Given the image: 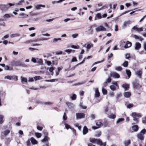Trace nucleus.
I'll return each instance as SVG.
<instances>
[{
	"instance_id": "2",
	"label": "nucleus",
	"mask_w": 146,
	"mask_h": 146,
	"mask_svg": "<svg viewBox=\"0 0 146 146\" xmlns=\"http://www.w3.org/2000/svg\"><path fill=\"white\" fill-rule=\"evenodd\" d=\"M15 4L9 3L8 4H0V10L2 11H4L7 10L9 7L15 5Z\"/></svg>"
},
{
	"instance_id": "14",
	"label": "nucleus",
	"mask_w": 146,
	"mask_h": 146,
	"mask_svg": "<svg viewBox=\"0 0 146 146\" xmlns=\"http://www.w3.org/2000/svg\"><path fill=\"white\" fill-rule=\"evenodd\" d=\"M135 74L139 78H141V75L142 74V72L141 70H139L135 72Z\"/></svg>"
},
{
	"instance_id": "20",
	"label": "nucleus",
	"mask_w": 146,
	"mask_h": 146,
	"mask_svg": "<svg viewBox=\"0 0 146 146\" xmlns=\"http://www.w3.org/2000/svg\"><path fill=\"white\" fill-rule=\"evenodd\" d=\"M137 138L141 140H143L144 139V137L143 134L141 133H139L137 135Z\"/></svg>"
},
{
	"instance_id": "13",
	"label": "nucleus",
	"mask_w": 146,
	"mask_h": 146,
	"mask_svg": "<svg viewBox=\"0 0 146 146\" xmlns=\"http://www.w3.org/2000/svg\"><path fill=\"white\" fill-rule=\"evenodd\" d=\"M41 7L44 8L45 7V5H42V4L36 5H35V9L37 10H39L40 9Z\"/></svg>"
},
{
	"instance_id": "42",
	"label": "nucleus",
	"mask_w": 146,
	"mask_h": 146,
	"mask_svg": "<svg viewBox=\"0 0 146 146\" xmlns=\"http://www.w3.org/2000/svg\"><path fill=\"white\" fill-rule=\"evenodd\" d=\"M65 0H59L58 1H52V3L54 4L55 3H60L62 2L63 1H64Z\"/></svg>"
},
{
	"instance_id": "18",
	"label": "nucleus",
	"mask_w": 146,
	"mask_h": 146,
	"mask_svg": "<svg viewBox=\"0 0 146 146\" xmlns=\"http://www.w3.org/2000/svg\"><path fill=\"white\" fill-rule=\"evenodd\" d=\"M36 103L37 104H44L45 105H50L51 104H52V103L50 102H36Z\"/></svg>"
},
{
	"instance_id": "6",
	"label": "nucleus",
	"mask_w": 146,
	"mask_h": 146,
	"mask_svg": "<svg viewBox=\"0 0 146 146\" xmlns=\"http://www.w3.org/2000/svg\"><path fill=\"white\" fill-rule=\"evenodd\" d=\"M131 22L129 20L125 21L122 25V28L123 29H125L127 27V25H128L131 24Z\"/></svg>"
},
{
	"instance_id": "48",
	"label": "nucleus",
	"mask_w": 146,
	"mask_h": 146,
	"mask_svg": "<svg viewBox=\"0 0 146 146\" xmlns=\"http://www.w3.org/2000/svg\"><path fill=\"white\" fill-rule=\"evenodd\" d=\"M115 69L116 70L119 71H120L122 70V68L121 66H118V67H116L115 68Z\"/></svg>"
},
{
	"instance_id": "30",
	"label": "nucleus",
	"mask_w": 146,
	"mask_h": 146,
	"mask_svg": "<svg viewBox=\"0 0 146 146\" xmlns=\"http://www.w3.org/2000/svg\"><path fill=\"white\" fill-rule=\"evenodd\" d=\"M25 2V1L24 0H21L19 1L16 4H15V5H22V3H24Z\"/></svg>"
},
{
	"instance_id": "51",
	"label": "nucleus",
	"mask_w": 146,
	"mask_h": 146,
	"mask_svg": "<svg viewBox=\"0 0 146 146\" xmlns=\"http://www.w3.org/2000/svg\"><path fill=\"white\" fill-rule=\"evenodd\" d=\"M63 120L64 121L66 120L67 119V117L65 113H64V115L63 116Z\"/></svg>"
},
{
	"instance_id": "62",
	"label": "nucleus",
	"mask_w": 146,
	"mask_h": 146,
	"mask_svg": "<svg viewBox=\"0 0 146 146\" xmlns=\"http://www.w3.org/2000/svg\"><path fill=\"white\" fill-rule=\"evenodd\" d=\"M143 31V27H141L140 28H139L137 27V32H141Z\"/></svg>"
},
{
	"instance_id": "7",
	"label": "nucleus",
	"mask_w": 146,
	"mask_h": 146,
	"mask_svg": "<svg viewBox=\"0 0 146 146\" xmlns=\"http://www.w3.org/2000/svg\"><path fill=\"white\" fill-rule=\"evenodd\" d=\"M111 76L109 75L107 79L103 83V86L104 87H105L108 85V83H110L111 81Z\"/></svg>"
},
{
	"instance_id": "28",
	"label": "nucleus",
	"mask_w": 146,
	"mask_h": 146,
	"mask_svg": "<svg viewBox=\"0 0 146 146\" xmlns=\"http://www.w3.org/2000/svg\"><path fill=\"white\" fill-rule=\"evenodd\" d=\"M134 37L136 39L139 40L140 41H142L143 40V38H142L141 37L139 36L136 35H134Z\"/></svg>"
},
{
	"instance_id": "15",
	"label": "nucleus",
	"mask_w": 146,
	"mask_h": 146,
	"mask_svg": "<svg viewBox=\"0 0 146 146\" xmlns=\"http://www.w3.org/2000/svg\"><path fill=\"white\" fill-rule=\"evenodd\" d=\"M100 94L99 92L98 88H96L95 91V96L96 97H98L100 96Z\"/></svg>"
},
{
	"instance_id": "36",
	"label": "nucleus",
	"mask_w": 146,
	"mask_h": 146,
	"mask_svg": "<svg viewBox=\"0 0 146 146\" xmlns=\"http://www.w3.org/2000/svg\"><path fill=\"white\" fill-rule=\"evenodd\" d=\"M108 117L110 118L114 119L115 118L116 116L114 114H111L110 115L108 116Z\"/></svg>"
},
{
	"instance_id": "49",
	"label": "nucleus",
	"mask_w": 146,
	"mask_h": 146,
	"mask_svg": "<svg viewBox=\"0 0 146 146\" xmlns=\"http://www.w3.org/2000/svg\"><path fill=\"white\" fill-rule=\"evenodd\" d=\"M101 134V133L100 131H98L95 134V136L97 137H99Z\"/></svg>"
},
{
	"instance_id": "55",
	"label": "nucleus",
	"mask_w": 146,
	"mask_h": 146,
	"mask_svg": "<svg viewBox=\"0 0 146 146\" xmlns=\"http://www.w3.org/2000/svg\"><path fill=\"white\" fill-rule=\"evenodd\" d=\"M125 58L126 59H129L131 58L130 55V54L127 53L125 55Z\"/></svg>"
},
{
	"instance_id": "54",
	"label": "nucleus",
	"mask_w": 146,
	"mask_h": 146,
	"mask_svg": "<svg viewBox=\"0 0 146 146\" xmlns=\"http://www.w3.org/2000/svg\"><path fill=\"white\" fill-rule=\"evenodd\" d=\"M104 60V59L102 60V61H98V62H95L94 64H93L92 65V66H94V65L96 64H97L98 63H101V62H103Z\"/></svg>"
},
{
	"instance_id": "9",
	"label": "nucleus",
	"mask_w": 146,
	"mask_h": 146,
	"mask_svg": "<svg viewBox=\"0 0 146 146\" xmlns=\"http://www.w3.org/2000/svg\"><path fill=\"white\" fill-rule=\"evenodd\" d=\"M96 143L100 145V146H106V142L102 143V141L100 139H97Z\"/></svg>"
},
{
	"instance_id": "45",
	"label": "nucleus",
	"mask_w": 146,
	"mask_h": 146,
	"mask_svg": "<svg viewBox=\"0 0 146 146\" xmlns=\"http://www.w3.org/2000/svg\"><path fill=\"white\" fill-rule=\"evenodd\" d=\"M3 116L2 115H0V124H1L3 122Z\"/></svg>"
},
{
	"instance_id": "53",
	"label": "nucleus",
	"mask_w": 146,
	"mask_h": 146,
	"mask_svg": "<svg viewBox=\"0 0 146 146\" xmlns=\"http://www.w3.org/2000/svg\"><path fill=\"white\" fill-rule=\"evenodd\" d=\"M76 95L75 94H73L72 96L71 97V98L72 100H75L76 99Z\"/></svg>"
},
{
	"instance_id": "61",
	"label": "nucleus",
	"mask_w": 146,
	"mask_h": 146,
	"mask_svg": "<svg viewBox=\"0 0 146 146\" xmlns=\"http://www.w3.org/2000/svg\"><path fill=\"white\" fill-rule=\"evenodd\" d=\"M9 37V35L8 34L7 35H6L5 36H3V37L2 38V40H4L5 39H6V38H8Z\"/></svg>"
},
{
	"instance_id": "21",
	"label": "nucleus",
	"mask_w": 146,
	"mask_h": 146,
	"mask_svg": "<svg viewBox=\"0 0 146 146\" xmlns=\"http://www.w3.org/2000/svg\"><path fill=\"white\" fill-rule=\"evenodd\" d=\"M132 128L133 130L135 132H136L139 129V127L137 125H133L132 126Z\"/></svg>"
},
{
	"instance_id": "5",
	"label": "nucleus",
	"mask_w": 146,
	"mask_h": 146,
	"mask_svg": "<svg viewBox=\"0 0 146 146\" xmlns=\"http://www.w3.org/2000/svg\"><path fill=\"white\" fill-rule=\"evenodd\" d=\"M76 115L77 119H80L85 117V114L83 113H76Z\"/></svg>"
},
{
	"instance_id": "38",
	"label": "nucleus",
	"mask_w": 146,
	"mask_h": 146,
	"mask_svg": "<svg viewBox=\"0 0 146 146\" xmlns=\"http://www.w3.org/2000/svg\"><path fill=\"white\" fill-rule=\"evenodd\" d=\"M85 83V82L83 81V82H80V83H77L74 84H73V86H77V85H80L82 84H84Z\"/></svg>"
},
{
	"instance_id": "8",
	"label": "nucleus",
	"mask_w": 146,
	"mask_h": 146,
	"mask_svg": "<svg viewBox=\"0 0 146 146\" xmlns=\"http://www.w3.org/2000/svg\"><path fill=\"white\" fill-rule=\"evenodd\" d=\"M96 31H104L106 30V29L103 26H100L96 29Z\"/></svg>"
},
{
	"instance_id": "12",
	"label": "nucleus",
	"mask_w": 146,
	"mask_h": 146,
	"mask_svg": "<svg viewBox=\"0 0 146 146\" xmlns=\"http://www.w3.org/2000/svg\"><path fill=\"white\" fill-rule=\"evenodd\" d=\"M141 46L140 43L138 42H136L135 44V48L136 50H139L141 48Z\"/></svg>"
},
{
	"instance_id": "25",
	"label": "nucleus",
	"mask_w": 146,
	"mask_h": 146,
	"mask_svg": "<svg viewBox=\"0 0 146 146\" xmlns=\"http://www.w3.org/2000/svg\"><path fill=\"white\" fill-rule=\"evenodd\" d=\"M31 141L33 144H37L38 142L33 137H32L31 138Z\"/></svg>"
},
{
	"instance_id": "64",
	"label": "nucleus",
	"mask_w": 146,
	"mask_h": 146,
	"mask_svg": "<svg viewBox=\"0 0 146 146\" xmlns=\"http://www.w3.org/2000/svg\"><path fill=\"white\" fill-rule=\"evenodd\" d=\"M40 76H36L34 78V79L35 80H39L40 79Z\"/></svg>"
},
{
	"instance_id": "56",
	"label": "nucleus",
	"mask_w": 146,
	"mask_h": 146,
	"mask_svg": "<svg viewBox=\"0 0 146 146\" xmlns=\"http://www.w3.org/2000/svg\"><path fill=\"white\" fill-rule=\"evenodd\" d=\"M133 106V104H130L127 105V107L128 108H130L132 107Z\"/></svg>"
},
{
	"instance_id": "37",
	"label": "nucleus",
	"mask_w": 146,
	"mask_h": 146,
	"mask_svg": "<svg viewBox=\"0 0 146 146\" xmlns=\"http://www.w3.org/2000/svg\"><path fill=\"white\" fill-rule=\"evenodd\" d=\"M3 17L4 18H8L11 17V16L9 14H5L3 16Z\"/></svg>"
},
{
	"instance_id": "43",
	"label": "nucleus",
	"mask_w": 146,
	"mask_h": 146,
	"mask_svg": "<svg viewBox=\"0 0 146 146\" xmlns=\"http://www.w3.org/2000/svg\"><path fill=\"white\" fill-rule=\"evenodd\" d=\"M10 131L9 130H7L4 131V134L5 136L7 135L9 133Z\"/></svg>"
},
{
	"instance_id": "47",
	"label": "nucleus",
	"mask_w": 146,
	"mask_h": 146,
	"mask_svg": "<svg viewBox=\"0 0 146 146\" xmlns=\"http://www.w3.org/2000/svg\"><path fill=\"white\" fill-rule=\"evenodd\" d=\"M124 118H120L118 119L117 121V123H119L121 122H122L124 120Z\"/></svg>"
},
{
	"instance_id": "58",
	"label": "nucleus",
	"mask_w": 146,
	"mask_h": 146,
	"mask_svg": "<svg viewBox=\"0 0 146 146\" xmlns=\"http://www.w3.org/2000/svg\"><path fill=\"white\" fill-rule=\"evenodd\" d=\"M146 132V130L145 129H144L141 130L139 133H141L143 135Z\"/></svg>"
},
{
	"instance_id": "52",
	"label": "nucleus",
	"mask_w": 146,
	"mask_h": 146,
	"mask_svg": "<svg viewBox=\"0 0 146 146\" xmlns=\"http://www.w3.org/2000/svg\"><path fill=\"white\" fill-rule=\"evenodd\" d=\"M48 141V137H44V139L41 140L42 142L47 141Z\"/></svg>"
},
{
	"instance_id": "22",
	"label": "nucleus",
	"mask_w": 146,
	"mask_h": 146,
	"mask_svg": "<svg viewBox=\"0 0 146 146\" xmlns=\"http://www.w3.org/2000/svg\"><path fill=\"white\" fill-rule=\"evenodd\" d=\"M131 114L135 116V117H142L141 114V113H137L136 112L133 113Z\"/></svg>"
},
{
	"instance_id": "35",
	"label": "nucleus",
	"mask_w": 146,
	"mask_h": 146,
	"mask_svg": "<svg viewBox=\"0 0 146 146\" xmlns=\"http://www.w3.org/2000/svg\"><path fill=\"white\" fill-rule=\"evenodd\" d=\"M128 65V62L127 61H125L123 64L122 65L124 67H127Z\"/></svg>"
},
{
	"instance_id": "63",
	"label": "nucleus",
	"mask_w": 146,
	"mask_h": 146,
	"mask_svg": "<svg viewBox=\"0 0 146 146\" xmlns=\"http://www.w3.org/2000/svg\"><path fill=\"white\" fill-rule=\"evenodd\" d=\"M5 78H7L9 80H11V76L8 75L5 77Z\"/></svg>"
},
{
	"instance_id": "59",
	"label": "nucleus",
	"mask_w": 146,
	"mask_h": 146,
	"mask_svg": "<svg viewBox=\"0 0 146 146\" xmlns=\"http://www.w3.org/2000/svg\"><path fill=\"white\" fill-rule=\"evenodd\" d=\"M122 96V94L121 92H119L117 94L116 98L117 99L119 97H121Z\"/></svg>"
},
{
	"instance_id": "23",
	"label": "nucleus",
	"mask_w": 146,
	"mask_h": 146,
	"mask_svg": "<svg viewBox=\"0 0 146 146\" xmlns=\"http://www.w3.org/2000/svg\"><path fill=\"white\" fill-rule=\"evenodd\" d=\"M122 87L125 90H127L129 88V85L128 84H123L122 85Z\"/></svg>"
},
{
	"instance_id": "16",
	"label": "nucleus",
	"mask_w": 146,
	"mask_h": 146,
	"mask_svg": "<svg viewBox=\"0 0 146 146\" xmlns=\"http://www.w3.org/2000/svg\"><path fill=\"white\" fill-rule=\"evenodd\" d=\"M131 43L129 41H127L125 45L124 46V48H127L131 47Z\"/></svg>"
},
{
	"instance_id": "4",
	"label": "nucleus",
	"mask_w": 146,
	"mask_h": 146,
	"mask_svg": "<svg viewBox=\"0 0 146 146\" xmlns=\"http://www.w3.org/2000/svg\"><path fill=\"white\" fill-rule=\"evenodd\" d=\"M110 76L111 77L115 78H118L120 77L118 73L114 72H111L110 74Z\"/></svg>"
},
{
	"instance_id": "17",
	"label": "nucleus",
	"mask_w": 146,
	"mask_h": 146,
	"mask_svg": "<svg viewBox=\"0 0 146 146\" xmlns=\"http://www.w3.org/2000/svg\"><path fill=\"white\" fill-rule=\"evenodd\" d=\"M123 95L125 98H128L130 96L131 93L129 92H126L124 93Z\"/></svg>"
},
{
	"instance_id": "31",
	"label": "nucleus",
	"mask_w": 146,
	"mask_h": 146,
	"mask_svg": "<svg viewBox=\"0 0 146 146\" xmlns=\"http://www.w3.org/2000/svg\"><path fill=\"white\" fill-rule=\"evenodd\" d=\"M36 60H37V62H36L37 63L39 64H42V62H43V61L42 59L37 58Z\"/></svg>"
},
{
	"instance_id": "3",
	"label": "nucleus",
	"mask_w": 146,
	"mask_h": 146,
	"mask_svg": "<svg viewBox=\"0 0 146 146\" xmlns=\"http://www.w3.org/2000/svg\"><path fill=\"white\" fill-rule=\"evenodd\" d=\"M111 85L110 87V88L112 91H115L117 89V87H118V86L116 82L113 81L112 82Z\"/></svg>"
},
{
	"instance_id": "11",
	"label": "nucleus",
	"mask_w": 146,
	"mask_h": 146,
	"mask_svg": "<svg viewBox=\"0 0 146 146\" xmlns=\"http://www.w3.org/2000/svg\"><path fill=\"white\" fill-rule=\"evenodd\" d=\"M84 46L86 48L87 50V51H88V50L90 49L91 48L93 47V44L92 43H88L87 44H85L84 45Z\"/></svg>"
},
{
	"instance_id": "1",
	"label": "nucleus",
	"mask_w": 146,
	"mask_h": 146,
	"mask_svg": "<svg viewBox=\"0 0 146 146\" xmlns=\"http://www.w3.org/2000/svg\"><path fill=\"white\" fill-rule=\"evenodd\" d=\"M11 64L13 66H21L23 67H26L27 65L25 63L20 60H13Z\"/></svg>"
},
{
	"instance_id": "10",
	"label": "nucleus",
	"mask_w": 146,
	"mask_h": 146,
	"mask_svg": "<svg viewBox=\"0 0 146 146\" xmlns=\"http://www.w3.org/2000/svg\"><path fill=\"white\" fill-rule=\"evenodd\" d=\"M131 116L133 118V120L135 121V123H132V125H134L135 124H137L139 123V119L137 117H135L133 115H132L131 114Z\"/></svg>"
},
{
	"instance_id": "29",
	"label": "nucleus",
	"mask_w": 146,
	"mask_h": 146,
	"mask_svg": "<svg viewBox=\"0 0 146 146\" xmlns=\"http://www.w3.org/2000/svg\"><path fill=\"white\" fill-rule=\"evenodd\" d=\"M96 125L98 128H100L101 127L102 125H103V123L101 122H96Z\"/></svg>"
},
{
	"instance_id": "41",
	"label": "nucleus",
	"mask_w": 146,
	"mask_h": 146,
	"mask_svg": "<svg viewBox=\"0 0 146 146\" xmlns=\"http://www.w3.org/2000/svg\"><path fill=\"white\" fill-rule=\"evenodd\" d=\"M93 27L92 25H91L90 27H89V29H88V31L90 32V34H93V30L92 29V27Z\"/></svg>"
},
{
	"instance_id": "32",
	"label": "nucleus",
	"mask_w": 146,
	"mask_h": 146,
	"mask_svg": "<svg viewBox=\"0 0 146 146\" xmlns=\"http://www.w3.org/2000/svg\"><path fill=\"white\" fill-rule=\"evenodd\" d=\"M13 80L15 81H17L18 80L17 77L15 76H11V80Z\"/></svg>"
},
{
	"instance_id": "24",
	"label": "nucleus",
	"mask_w": 146,
	"mask_h": 146,
	"mask_svg": "<svg viewBox=\"0 0 146 146\" xmlns=\"http://www.w3.org/2000/svg\"><path fill=\"white\" fill-rule=\"evenodd\" d=\"M88 132V129L86 126H84L83 130V133L84 135L86 134Z\"/></svg>"
},
{
	"instance_id": "40",
	"label": "nucleus",
	"mask_w": 146,
	"mask_h": 146,
	"mask_svg": "<svg viewBox=\"0 0 146 146\" xmlns=\"http://www.w3.org/2000/svg\"><path fill=\"white\" fill-rule=\"evenodd\" d=\"M36 137L38 138H40L42 136L41 134L39 133H35Z\"/></svg>"
},
{
	"instance_id": "46",
	"label": "nucleus",
	"mask_w": 146,
	"mask_h": 146,
	"mask_svg": "<svg viewBox=\"0 0 146 146\" xmlns=\"http://www.w3.org/2000/svg\"><path fill=\"white\" fill-rule=\"evenodd\" d=\"M73 58L71 60V61L70 62L71 63L74 62H76L77 60V58L76 57L73 56L72 57Z\"/></svg>"
},
{
	"instance_id": "19",
	"label": "nucleus",
	"mask_w": 146,
	"mask_h": 146,
	"mask_svg": "<svg viewBox=\"0 0 146 146\" xmlns=\"http://www.w3.org/2000/svg\"><path fill=\"white\" fill-rule=\"evenodd\" d=\"M21 82L22 84H24V83H27V82L28 80L26 78L22 76H21Z\"/></svg>"
},
{
	"instance_id": "50",
	"label": "nucleus",
	"mask_w": 146,
	"mask_h": 146,
	"mask_svg": "<svg viewBox=\"0 0 146 146\" xmlns=\"http://www.w3.org/2000/svg\"><path fill=\"white\" fill-rule=\"evenodd\" d=\"M64 125H65L66 128L67 129H68L69 128H70L71 129H72V128L70 127V126L69 125L66 124V123L64 124Z\"/></svg>"
},
{
	"instance_id": "27",
	"label": "nucleus",
	"mask_w": 146,
	"mask_h": 146,
	"mask_svg": "<svg viewBox=\"0 0 146 146\" xmlns=\"http://www.w3.org/2000/svg\"><path fill=\"white\" fill-rule=\"evenodd\" d=\"M126 72L128 76V78H129L131 75V72L129 70L126 69Z\"/></svg>"
},
{
	"instance_id": "26",
	"label": "nucleus",
	"mask_w": 146,
	"mask_h": 146,
	"mask_svg": "<svg viewBox=\"0 0 146 146\" xmlns=\"http://www.w3.org/2000/svg\"><path fill=\"white\" fill-rule=\"evenodd\" d=\"M131 143V141L130 139L125 140L124 141L125 146H128Z\"/></svg>"
},
{
	"instance_id": "34",
	"label": "nucleus",
	"mask_w": 146,
	"mask_h": 146,
	"mask_svg": "<svg viewBox=\"0 0 146 146\" xmlns=\"http://www.w3.org/2000/svg\"><path fill=\"white\" fill-rule=\"evenodd\" d=\"M96 17L98 18L99 19H100L102 18L101 15L100 13H98L96 14V17H95V20H96Z\"/></svg>"
},
{
	"instance_id": "57",
	"label": "nucleus",
	"mask_w": 146,
	"mask_h": 146,
	"mask_svg": "<svg viewBox=\"0 0 146 146\" xmlns=\"http://www.w3.org/2000/svg\"><path fill=\"white\" fill-rule=\"evenodd\" d=\"M58 80L57 79H51V80H47V81L50 82H54L57 81Z\"/></svg>"
},
{
	"instance_id": "44",
	"label": "nucleus",
	"mask_w": 146,
	"mask_h": 146,
	"mask_svg": "<svg viewBox=\"0 0 146 146\" xmlns=\"http://www.w3.org/2000/svg\"><path fill=\"white\" fill-rule=\"evenodd\" d=\"M97 139L94 138H92V139H90V141L92 143H96Z\"/></svg>"
},
{
	"instance_id": "33",
	"label": "nucleus",
	"mask_w": 146,
	"mask_h": 146,
	"mask_svg": "<svg viewBox=\"0 0 146 146\" xmlns=\"http://www.w3.org/2000/svg\"><path fill=\"white\" fill-rule=\"evenodd\" d=\"M19 36H20V34H17V33L12 34L11 35V38H13V37Z\"/></svg>"
},
{
	"instance_id": "60",
	"label": "nucleus",
	"mask_w": 146,
	"mask_h": 146,
	"mask_svg": "<svg viewBox=\"0 0 146 146\" xmlns=\"http://www.w3.org/2000/svg\"><path fill=\"white\" fill-rule=\"evenodd\" d=\"M109 95L110 97H112L114 96V93L112 92H110L109 93Z\"/></svg>"
},
{
	"instance_id": "39",
	"label": "nucleus",
	"mask_w": 146,
	"mask_h": 146,
	"mask_svg": "<svg viewBox=\"0 0 146 146\" xmlns=\"http://www.w3.org/2000/svg\"><path fill=\"white\" fill-rule=\"evenodd\" d=\"M102 93L103 94L106 95L107 93V90L105 89L104 88H102Z\"/></svg>"
}]
</instances>
